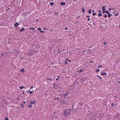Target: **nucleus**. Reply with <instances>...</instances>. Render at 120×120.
Here are the masks:
<instances>
[{"label":"nucleus","mask_w":120,"mask_h":120,"mask_svg":"<svg viewBox=\"0 0 120 120\" xmlns=\"http://www.w3.org/2000/svg\"><path fill=\"white\" fill-rule=\"evenodd\" d=\"M71 109H65L64 112V114L65 116H68L71 113Z\"/></svg>","instance_id":"f257e3e1"},{"label":"nucleus","mask_w":120,"mask_h":120,"mask_svg":"<svg viewBox=\"0 0 120 120\" xmlns=\"http://www.w3.org/2000/svg\"><path fill=\"white\" fill-rule=\"evenodd\" d=\"M28 103L27 106L31 108L32 106V105L34 104L35 105V102H33L31 101H28Z\"/></svg>","instance_id":"f03ea898"},{"label":"nucleus","mask_w":120,"mask_h":120,"mask_svg":"<svg viewBox=\"0 0 120 120\" xmlns=\"http://www.w3.org/2000/svg\"><path fill=\"white\" fill-rule=\"evenodd\" d=\"M34 50H31L28 53V56H31L33 54V53H34Z\"/></svg>","instance_id":"7ed1b4c3"},{"label":"nucleus","mask_w":120,"mask_h":120,"mask_svg":"<svg viewBox=\"0 0 120 120\" xmlns=\"http://www.w3.org/2000/svg\"><path fill=\"white\" fill-rule=\"evenodd\" d=\"M14 25L15 27H17V26L19 25V24L18 23L16 22L14 24Z\"/></svg>","instance_id":"20e7f679"},{"label":"nucleus","mask_w":120,"mask_h":120,"mask_svg":"<svg viewBox=\"0 0 120 120\" xmlns=\"http://www.w3.org/2000/svg\"><path fill=\"white\" fill-rule=\"evenodd\" d=\"M106 7L105 6H104L102 7V10L103 11L106 10Z\"/></svg>","instance_id":"39448f33"},{"label":"nucleus","mask_w":120,"mask_h":120,"mask_svg":"<svg viewBox=\"0 0 120 120\" xmlns=\"http://www.w3.org/2000/svg\"><path fill=\"white\" fill-rule=\"evenodd\" d=\"M99 13L98 14V16H101L102 15V13L101 12V10H100L99 11Z\"/></svg>","instance_id":"423d86ee"},{"label":"nucleus","mask_w":120,"mask_h":120,"mask_svg":"<svg viewBox=\"0 0 120 120\" xmlns=\"http://www.w3.org/2000/svg\"><path fill=\"white\" fill-rule=\"evenodd\" d=\"M102 13H107V14H109V12L107 11L104 10L102 11Z\"/></svg>","instance_id":"0eeeda50"},{"label":"nucleus","mask_w":120,"mask_h":120,"mask_svg":"<svg viewBox=\"0 0 120 120\" xmlns=\"http://www.w3.org/2000/svg\"><path fill=\"white\" fill-rule=\"evenodd\" d=\"M91 9H90L89 11H88V13L89 14H91Z\"/></svg>","instance_id":"6e6552de"},{"label":"nucleus","mask_w":120,"mask_h":120,"mask_svg":"<svg viewBox=\"0 0 120 120\" xmlns=\"http://www.w3.org/2000/svg\"><path fill=\"white\" fill-rule=\"evenodd\" d=\"M54 14L55 15H58L59 14V13L58 12H55Z\"/></svg>","instance_id":"1a4fd4ad"},{"label":"nucleus","mask_w":120,"mask_h":120,"mask_svg":"<svg viewBox=\"0 0 120 120\" xmlns=\"http://www.w3.org/2000/svg\"><path fill=\"white\" fill-rule=\"evenodd\" d=\"M60 4L62 5H64L65 4V2H61L60 3Z\"/></svg>","instance_id":"9d476101"},{"label":"nucleus","mask_w":120,"mask_h":120,"mask_svg":"<svg viewBox=\"0 0 120 120\" xmlns=\"http://www.w3.org/2000/svg\"><path fill=\"white\" fill-rule=\"evenodd\" d=\"M101 75H107V74L106 73H101Z\"/></svg>","instance_id":"9b49d317"},{"label":"nucleus","mask_w":120,"mask_h":120,"mask_svg":"<svg viewBox=\"0 0 120 120\" xmlns=\"http://www.w3.org/2000/svg\"><path fill=\"white\" fill-rule=\"evenodd\" d=\"M21 71L22 72H24L25 71V70L24 69H21Z\"/></svg>","instance_id":"f8f14e48"},{"label":"nucleus","mask_w":120,"mask_h":120,"mask_svg":"<svg viewBox=\"0 0 120 120\" xmlns=\"http://www.w3.org/2000/svg\"><path fill=\"white\" fill-rule=\"evenodd\" d=\"M108 14V17L109 18L112 15V14H110L109 13V14Z\"/></svg>","instance_id":"ddd939ff"},{"label":"nucleus","mask_w":120,"mask_h":120,"mask_svg":"<svg viewBox=\"0 0 120 120\" xmlns=\"http://www.w3.org/2000/svg\"><path fill=\"white\" fill-rule=\"evenodd\" d=\"M82 11L84 13V12H85V10H84V8H83L82 9Z\"/></svg>","instance_id":"4468645a"},{"label":"nucleus","mask_w":120,"mask_h":120,"mask_svg":"<svg viewBox=\"0 0 120 120\" xmlns=\"http://www.w3.org/2000/svg\"><path fill=\"white\" fill-rule=\"evenodd\" d=\"M24 30V28H22V29L21 30H20V32H22V30Z\"/></svg>","instance_id":"2eb2a0df"},{"label":"nucleus","mask_w":120,"mask_h":120,"mask_svg":"<svg viewBox=\"0 0 120 120\" xmlns=\"http://www.w3.org/2000/svg\"><path fill=\"white\" fill-rule=\"evenodd\" d=\"M50 3L51 4L52 6L54 5V3L53 2H51Z\"/></svg>","instance_id":"dca6fc26"},{"label":"nucleus","mask_w":120,"mask_h":120,"mask_svg":"<svg viewBox=\"0 0 120 120\" xmlns=\"http://www.w3.org/2000/svg\"><path fill=\"white\" fill-rule=\"evenodd\" d=\"M30 29L31 30H34V28H32V27H30Z\"/></svg>","instance_id":"f3484780"},{"label":"nucleus","mask_w":120,"mask_h":120,"mask_svg":"<svg viewBox=\"0 0 120 120\" xmlns=\"http://www.w3.org/2000/svg\"><path fill=\"white\" fill-rule=\"evenodd\" d=\"M33 91H30V94H31L32 93H33Z\"/></svg>","instance_id":"a211bd4d"},{"label":"nucleus","mask_w":120,"mask_h":120,"mask_svg":"<svg viewBox=\"0 0 120 120\" xmlns=\"http://www.w3.org/2000/svg\"><path fill=\"white\" fill-rule=\"evenodd\" d=\"M41 28L40 27H39L38 28V30H41Z\"/></svg>","instance_id":"6ab92c4d"},{"label":"nucleus","mask_w":120,"mask_h":120,"mask_svg":"<svg viewBox=\"0 0 120 120\" xmlns=\"http://www.w3.org/2000/svg\"><path fill=\"white\" fill-rule=\"evenodd\" d=\"M104 17H107V15L105 14L104 15Z\"/></svg>","instance_id":"aec40b11"},{"label":"nucleus","mask_w":120,"mask_h":120,"mask_svg":"<svg viewBox=\"0 0 120 120\" xmlns=\"http://www.w3.org/2000/svg\"><path fill=\"white\" fill-rule=\"evenodd\" d=\"M24 87V86H21L20 87V89H22Z\"/></svg>","instance_id":"412c9836"},{"label":"nucleus","mask_w":120,"mask_h":120,"mask_svg":"<svg viewBox=\"0 0 120 120\" xmlns=\"http://www.w3.org/2000/svg\"><path fill=\"white\" fill-rule=\"evenodd\" d=\"M5 120H8V119L7 117H6L5 118Z\"/></svg>","instance_id":"4be33fe9"},{"label":"nucleus","mask_w":120,"mask_h":120,"mask_svg":"<svg viewBox=\"0 0 120 120\" xmlns=\"http://www.w3.org/2000/svg\"><path fill=\"white\" fill-rule=\"evenodd\" d=\"M96 15V14L95 13H93V15L94 16H95Z\"/></svg>","instance_id":"5701e85b"},{"label":"nucleus","mask_w":120,"mask_h":120,"mask_svg":"<svg viewBox=\"0 0 120 120\" xmlns=\"http://www.w3.org/2000/svg\"><path fill=\"white\" fill-rule=\"evenodd\" d=\"M83 69H81L80 70V72H82V71H83Z\"/></svg>","instance_id":"b1692460"},{"label":"nucleus","mask_w":120,"mask_h":120,"mask_svg":"<svg viewBox=\"0 0 120 120\" xmlns=\"http://www.w3.org/2000/svg\"><path fill=\"white\" fill-rule=\"evenodd\" d=\"M100 71V70H99V69H97V70H96V72H98L99 71Z\"/></svg>","instance_id":"393cba45"},{"label":"nucleus","mask_w":120,"mask_h":120,"mask_svg":"<svg viewBox=\"0 0 120 120\" xmlns=\"http://www.w3.org/2000/svg\"><path fill=\"white\" fill-rule=\"evenodd\" d=\"M4 55V53H1V56L2 57Z\"/></svg>","instance_id":"a878e982"},{"label":"nucleus","mask_w":120,"mask_h":120,"mask_svg":"<svg viewBox=\"0 0 120 120\" xmlns=\"http://www.w3.org/2000/svg\"><path fill=\"white\" fill-rule=\"evenodd\" d=\"M40 32L41 33H44V31H40Z\"/></svg>","instance_id":"bb28decb"},{"label":"nucleus","mask_w":120,"mask_h":120,"mask_svg":"<svg viewBox=\"0 0 120 120\" xmlns=\"http://www.w3.org/2000/svg\"><path fill=\"white\" fill-rule=\"evenodd\" d=\"M33 87H33V86H32L31 87V88H30V90L31 89H32V88H33Z\"/></svg>","instance_id":"cd10ccee"},{"label":"nucleus","mask_w":120,"mask_h":120,"mask_svg":"<svg viewBox=\"0 0 120 120\" xmlns=\"http://www.w3.org/2000/svg\"><path fill=\"white\" fill-rule=\"evenodd\" d=\"M102 67V66L101 65H100L98 67V68H99L100 67Z\"/></svg>","instance_id":"c85d7f7f"},{"label":"nucleus","mask_w":120,"mask_h":120,"mask_svg":"<svg viewBox=\"0 0 120 120\" xmlns=\"http://www.w3.org/2000/svg\"><path fill=\"white\" fill-rule=\"evenodd\" d=\"M80 17V16H78L76 18V19H78Z\"/></svg>","instance_id":"c756f323"},{"label":"nucleus","mask_w":120,"mask_h":120,"mask_svg":"<svg viewBox=\"0 0 120 120\" xmlns=\"http://www.w3.org/2000/svg\"><path fill=\"white\" fill-rule=\"evenodd\" d=\"M104 45H106L107 44V43H105V42H104Z\"/></svg>","instance_id":"7c9ffc66"},{"label":"nucleus","mask_w":120,"mask_h":120,"mask_svg":"<svg viewBox=\"0 0 120 120\" xmlns=\"http://www.w3.org/2000/svg\"><path fill=\"white\" fill-rule=\"evenodd\" d=\"M90 18H88V19H87V20H88V21H89V20H90Z\"/></svg>","instance_id":"2f4dec72"},{"label":"nucleus","mask_w":120,"mask_h":120,"mask_svg":"<svg viewBox=\"0 0 120 120\" xmlns=\"http://www.w3.org/2000/svg\"><path fill=\"white\" fill-rule=\"evenodd\" d=\"M101 78H102L101 77H99V79H101Z\"/></svg>","instance_id":"473e14b6"},{"label":"nucleus","mask_w":120,"mask_h":120,"mask_svg":"<svg viewBox=\"0 0 120 120\" xmlns=\"http://www.w3.org/2000/svg\"><path fill=\"white\" fill-rule=\"evenodd\" d=\"M65 64L66 65L67 64V62H65Z\"/></svg>","instance_id":"72a5a7b5"},{"label":"nucleus","mask_w":120,"mask_h":120,"mask_svg":"<svg viewBox=\"0 0 120 120\" xmlns=\"http://www.w3.org/2000/svg\"><path fill=\"white\" fill-rule=\"evenodd\" d=\"M67 29H68V28H65V30H67Z\"/></svg>","instance_id":"f704fd0d"},{"label":"nucleus","mask_w":120,"mask_h":120,"mask_svg":"<svg viewBox=\"0 0 120 120\" xmlns=\"http://www.w3.org/2000/svg\"><path fill=\"white\" fill-rule=\"evenodd\" d=\"M68 61L69 62H71V61L70 60H68Z\"/></svg>","instance_id":"c9c22d12"},{"label":"nucleus","mask_w":120,"mask_h":120,"mask_svg":"<svg viewBox=\"0 0 120 120\" xmlns=\"http://www.w3.org/2000/svg\"><path fill=\"white\" fill-rule=\"evenodd\" d=\"M111 10V8H109V10Z\"/></svg>","instance_id":"e433bc0d"},{"label":"nucleus","mask_w":120,"mask_h":120,"mask_svg":"<svg viewBox=\"0 0 120 120\" xmlns=\"http://www.w3.org/2000/svg\"><path fill=\"white\" fill-rule=\"evenodd\" d=\"M44 29L45 30H46V29L45 28H44V29Z\"/></svg>","instance_id":"4c0bfd02"},{"label":"nucleus","mask_w":120,"mask_h":120,"mask_svg":"<svg viewBox=\"0 0 120 120\" xmlns=\"http://www.w3.org/2000/svg\"><path fill=\"white\" fill-rule=\"evenodd\" d=\"M49 80H51V81H52V79H49Z\"/></svg>","instance_id":"58836bf2"},{"label":"nucleus","mask_w":120,"mask_h":120,"mask_svg":"<svg viewBox=\"0 0 120 120\" xmlns=\"http://www.w3.org/2000/svg\"><path fill=\"white\" fill-rule=\"evenodd\" d=\"M23 102L25 104V101H24Z\"/></svg>","instance_id":"ea45409f"},{"label":"nucleus","mask_w":120,"mask_h":120,"mask_svg":"<svg viewBox=\"0 0 120 120\" xmlns=\"http://www.w3.org/2000/svg\"><path fill=\"white\" fill-rule=\"evenodd\" d=\"M87 18H89V15H88V16H87Z\"/></svg>","instance_id":"a19ab883"},{"label":"nucleus","mask_w":120,"mask_h":120,"mask_svg":"<svg viewBox=\"0 0 120 120\" xmlns=\"http://www.w3.org/2000/svg\"><path fill=\"white\" fill-rule=\"evenodd\" d=\"M114 104L113 103H112V105H114Z\"/></svg>","instance_id":"79ce46f5"},{"label":"nucleus","mask_w":120,"mask_h":120,"mask_svg":"<svg viewBox=\"0 0 120 120\" xmlns=\"http://www.w3.org/2000/svg\"><path fill=\"white\" fill-rule=\"evenodd\" d=\"M56 80H57H57H58V78H57V79H56Z\"/></svg>","instance_id":"37998d69"},{"label":"nucleus","mask_w":120,"mask_h":120,"mask_svg":"<svg viewBox=\"0 0 120 120\" xmlns=\"http://www.w3.org/2000/svg\"><path fill=\"white\" fill-rule=\"evenodd\" d=\"M30 92V90H29V91H28V92Z\"/></svg>","instance_id":"c03bdc74"},{"label":"nucleus","mask_w":120,"mask_h":120,"mask_svg":"<svg viewBox=\"0 0 120 120\" xmlns=\"http://www.w3.org/2000/svg\"><path fill=\"white\" fill-rule=\"evenodd\" d=\"M95 23H93V25H95Z\"/></svg>","instance_id":"a18cd8bd"},{"label":"nucleus","mask_w":120,"mask_h":120,"mask_svg":"<svg viewBox=\"0 0 120 120\" xmlns=\"http://www.w3.org/2000/svg\"><path fill=\"white\" fill-rule=\"evenodd\" d=\"M94 11H92V12H94Z\"/></svg>","instance_id":"49530a36"},{"label":"nucleus","mask_w":120,"mask_h":120,"mask_svg":"<svg viewBox=\"0 0 120 120\" xmlns=\"http://www.w3.org/2000/svg\"><path fill=\"white\" fill-rule=\"evenodd\" d=\"M53 64V62H52V64Z\"/></svg>","instance_id":"de8ad7c7"},{"label":"nucleus","mask_w":120,"mask_h":120,"mask_svg":"<svg viewBox=\"0 0 120 120\" xmlns=\"http://www.w3.org/2000/svg\"><path fill=\"white\" fill-rule=\"evenodd\" d=\"M117 15V14H115V15Z\"/></svg>","instance_id":"09e8293b"},{"label":"nucleus","mask_w":120,"mask_h":120,"mask_svg":"<svg viewBox=\"0 0 120 120\" xmlns=\"http://www.w3.org/2000/svg\"><path fill=\"white\" fill-rule=\"evenodd\" d=\"M38 19H37V20H36V21H38Z\"/></svg>","instance_id":"8fccbe9b"},{"label":"nucleus","mask_w":120,"mask_h":120,"mask_svg":"<svg viewBox=\"0 0 120 120\" xmlns=\"http://www.w3.org/2000/svg\"><path fill=\"white\" fill-rule=\"evenodd\" d=\"M98 77H99V75H98Z\"/></svg>","instance_id":"3c124183"},{"label":"nucleus","mask_w":120,"mask_h":120,"mask_svg":"<svg viewBox=\"0 0 120 120\" xmlns=\"http://www.w3.org/2000/svg\"><path fill=\"white\" fill-rule=\"evenodd\" d=\"M91 62V63H92V62H91H91Z\"/></svg>","instance_id":"603ef678"},{"label":"nucleus","mask_w":120,"mask_h":120,"mask_svg":"<svg viewBox=\"0 0 120 120\" xmlns=\"http://www.w3.org/2000/svg\"><path fill=\"white\" fill-rule=\"evenodd\" d=\"M115 13V12H113V14H114Z\"/></svg>","instance_id":"864d4df0"},{"label":"nucleus","mask_w":120,"mask_h":120,"mask_svg":"<svg viewBox=\"0 0 120 120\" xmlns=\"http://www.w3.org/2000/svg\"><path fill=\"white\" fill-rule=\"evenodd\" d=\"M17 53H18V52H17Z\"/></svg>","instance_id":"5fc2aeb1"},{"label":"nucleus","mask_w":120,"mask_h":120,"mask_svg":"<svg viewBox=\"0 0 120 120\" xmlns=\"http://www.w3.org/2000/svg\"><path fill=\"white\" fill-rule=\"evenodd\" d=\"M114 9V8H112V10H113Z\"/></svg>","instance_id":"6e6d98bb"},{"label":"nucleus","mask_w":120,"mask_h":120,"mask_svg":"<svg viewBox=\"0 0 120 120\" xmlns=\"http://www.w3.org/2000/svg\"><path fill=\"white\" fill-rule=\"evenodd\" d=\"M54 113H55V112H54Z\"/></svg>","instance_id":"4d7b16f0"},{"label":"nucleus","mask_w":120,"mask_h":120,"mask_svg":"<svg viewBox=\"0 0 120 120\" xmlns=\"http://www.w3.org/2000/svg\"><path fill=\"white\" fill-rule=\"evenodd\" d=\"M21 58V59H22V57Z\"/></svg>","instance_id":"13d9d810"},{"label":"nucleus","mask_w":120,"mask_h":120,"mask_svg":"<svg viewBox=\"0 0 120 120\" xmlns=\"http://www.w3.org/2000/svg\"><path fill=\"white\" fill-rule=\"evenodd\" d=\"M54 86H55V85L54 84Z\"/></svg>","instance_id":"bf43d9fd"},{"label":"nucleus","mask_w":120,"mask_h":120,"mask_svg":"<svg viewBox=\"0 0 120 120\" xmlns=\"http://www.w3.org/2000/svg\"><path fill=\"white\" fill-rule=\"evenodd\" d=\"M77 23H78V21H77Z\"/></svg>","instance_id":"052dcab7"},{"label":"nucleus","mask_w":120,"mask_h":120,"mask_svg":"<svg viewBox=\"0 0 120 120\" xmlns=\"http://www.w3.org/2000/svg\"><path fill=\"white\" fill-rule=\"evenodd\" d=\"M57 98L58 99L59 98Z\"/></svg>","instance_id":"680f3d73"},{"label":"nucleus","mask_w":120,"mask_h":120,"mask_svg":"<svg viewBox=\"0 0 120 120\" xmlns=\"http://www.w3.org/2000/svg\"><path fill=\"white\" fill-rule=\"evenodd\" d=\"M56 118H57V117H56Z\"/></svg>","instance_id":"e2e57ef3"},{"label":"nucleus","mask_w":120,"mask_h":120,"mask_svg":"<svg viewBox=\"0 0 120 120\" xmlns=\"http://www.w3.org/2000/svg\"><path fill=\"white\" fill-rule=\"evenodd\" d=\"M66 94H67V93H66Z\"/></svg>","instance_id":"0e129e2a"},{"label":"nucleus","mask_w":120,"mask_h":120,"mask_svg":"<svg viewBox=\"0 0 120 120\" xmlns=\"http://www.w3.org/2000/svg\"><path fill=\"white\" fill-rule=\"evenodd\" d=\"M74 1H75V0H74Z\"/></svg>","instance_id":"69168bd1"}]
</instances>
